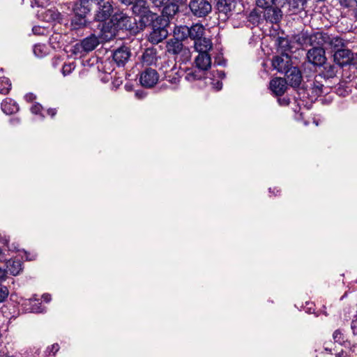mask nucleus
<instances>
[{"label": "nucleus", "instance_id": "nucleus-46", "mask_svg": "<svg viewBox=\"0 0 357 357\" xmlns=\"http://www.w3.org/2000/svg\"><path fill=\"white\" fill-rule=\"evenodd\" d=\"M259 16L256 12H251L249 15V20L253 23L259 22Z\"/></svg>", "mask_w": 357, "mask_h": 357}, {"label": "nucleus", "instance_id": "nucleus-37", "mask_svg": "<svg viewBox=\"0 0 357 357\" xmlns=\"http://www.w3.org/2000/svg\"><path fill=\"white\" fill-rule=\"evenodd\" d=\"M333 338L335 342H337L340 345H344V335L340 330L337 329L334 331Z\"/></svg>", "mask_w": 357, "mask_h": 357}, {"label": "nucleus", "instance_id": "nucleus-34", "mask_svg": "<svg viewBox=\"0 0 357 357\" xmlns=\"http://www.w3.org/2000/svg\"><path fill=\"white\" fill-rule=\"evenodd\" d=\"M163 6V13L171 17L174 16L178 11V4L172 1H169L167 4Z\"/></svg>", "mask_w": 357, "mask_h": 357}, {"label": "nucleus", "instance_id": "nucleus-25", "mask_svg": "<svg viewBox=\"0 0 357 357\" xmlns=\"http://www.w3.org/2000/svg\"><path fill=\"white\" fill-rule=\"evenodd\" d=\"M196 67L203 71H206L211 68V58L208 53H199L195 59Z\"/></svg>", "mask_w": 357, "mask_h": 357}, {"label": "nucleus", "instance_id": "nucleus-9", "mask_svg": "<svg viewBox=\"0 0 357 357\" xmlns=\"http://www.w3.org/2000/svg\"><path fill=\"white\" fill-rule=\"evenodd\" d=\"M132 56L129 47L122 45L112 52V59L118 67H123L129 61Z\"/></svg>", "mask_w": 357, "mask_h": 357}, {"label": "nucleus", "instance_id": "nucleus-33", "mask_svg": "<svg viewBox=\"0 0 357 357\" xmlns=\"http://www.w3.org/2000/svg\"><path fill=\"white\" fill-rule=\"evenodd\" d=\"M44 17L46 21H59L61 19V13L55 8L47 10L44 13Z\"/></svg>", "mask_w": 357, "mask_h": 357}, {"label": "nucleus", "instance_id": "nucleus-39", "mask_svg": "<svg viewBox=\"0 0 357 357\" xmlns=\"http://www.w3.org/2000/svg\"><path fill=\"white\" fill-rule=\"evenodd\" d=\"M100 26H101V28H100L101 32L102 33L106 34L105 38L110 39L114 35V31L112 30V26L110 28H109V26H106L105 24H102L101 25L100 24L98 25V27H100Z\"/></svg>", "mask_w": 357, "mask_h": 357}, {"label": "nucleus", "instance_id": "nucleus-60", "mask_svg": "<svg viewBox=\"0 0 357 357\" xmlns=\"http://www.w3.org/2000/svg\"><path fill=\"white\" fill-rule=\"evenodd\" d=\"M187 0H171V1L176 3V4H183L186 2Z\"/></svg>", "mask_w": 357, "mask_h": 357}, {"label": "nucleus", "instance_id": "nucleus-1", "mask_svg": "<svg viewBox=\"0 0 357 357\" xmlns=\"http://www.w3.org/2000/svg\"><path fill=\"white\" fill-rule=\"evenodd\" d=\"M325 33H310L302 31L294 36L295 41L302 47L311 46L312 48H324Z\"/></svg>", "mask_w": 357, "mask_h": 357}, {"label": "nucleus", "instance_id": "nucleus-7", "mask_svg": "<svg viewBox=\"0 0 357 357\" xmlns=\"http://www.w3.org/2000/svg\"><path fill=\"white\" fill-rule=\"evenodd\" d=\"M322 79V78H318V75H317L312 80H307L304 84L303 88L310 91L312 97L315 98L324 93H328L331 86L329 85L325 86Z\"/></svg>", "mask_w": 357, "mask_h": 357}, {"label": "nucleus", "instance_id": "nucleus-32", "mask_svg": "<svg viewBox=\"0 0 357 357\" xmlns=\"http://www.w3.org/2000/svg\"><path fill=\"white\" fill-rule=\"evenodd\" d=\"M284 0H256L259 7L265 8L271 6H284Z\"/></svg>", "mask_w": 357, "mask_h": 357}, {"label": "nucleus", "instance_id": "nucleus-22", "mask_svg": "<svg viewBox=\"0 0 357 357\" xmlns=\"http://www.w3.org/2000/svg\"><path fill=\"white\" fill-rule=\"evenodd\" d=\"M284 8L287 6V13L289 15H296L304 10L306 0H284Z\"/></svg>", "mask_w": 357, "mask_h": 357}, {"label": "nucleus", "instance_id": "nucleus-28", "mask_svg": "<svg viewBox=\"0 0 357 357\" xmlns=\"http://www.w3.org/2000/svg\"><path fill=\"white\" fill-rule=\"evenodd\" d=\"M235 8V0H218L217 9L219 13L227 15Z\"/></svg>", "mask_w": 357, "mask_h": 357}, {"label": "nucleus", "instance_id": "nucleus-29", "mask_svg": "<svg viewBox=\"0 0 357 357\" xmlns=\"http://www.w3.org/2000/svg\"><path fill=\"white\" fill-rule=\"evenodd\" d=\"M6 270L10 272L12 275H17L22 270V263L20 260L10 259L6 263Z\"/></svg>", "mask_w": 357, "mask_h": 357}, {"label": "nucleus", "instance_id": "nucleus-35", "mask_svg": "<svg viewBox=\"0 0 357 357\" xmlns=\"http://www.w3.org/2000/svg\"><path fill=\"white\" fill-rule=\"evenodd\" d=\"M11 89V82L6 77H0V93L6 95Z\"/></svg>", "mask_w": 357, "mask_h": 357}, {"label": "nucleus", "instance_id": "nucleus-12", "mask_svg": "<svg viewBox=\"0 0 357 357\" xmlns=\"http://www.w3.org/2000/svg\"><path fill=\"white\" fill-rule=\"evenodd\" d=\"M333 60L337 66L342 68L351 63L353 53L351 50L342 47L334 52Z\"/></svg>", "mask_w": 357, "mask_h": 357}, {"label": "nucleus", "instance_id": "nucleus-58", "mask_svg": "<svg viewBox=\"0 0 357 357\" xmlns=\"http://www.w3.org/2000/svg\"><path fill=\"white\" fill-rule=\"evenodd\" d=\"M43 298L44 301L46 303H49L51 301V295L48 294H45L43 295Z\"/></svg>", "mask_w": 357, "mask_h": 357}, {"label": "nucleus", "instance_id": "nucleus-2", "mask_svg": "<svg viewBox=\"0 0 357 357\" xmlns=\"http://www.w3.org/2000/svg\"><path fill=\"white\" fill-rule=\"evenodd\" d=\"M183 40L185 39H181L179 36L174 34V37L167 41L166 48L168 53L176 55V59L185 63L190 59L191 52L188 47L183 45Z\"/></svg>", "mask_w": 357, "mask_h": 357}, {"label": "nucleus", "instance_id": "nucleus-48", "mask_svg": "<svg viewBox=\"0 0 357 357\" xmlns=\"http://www.w3.org/2000/svg\"><path fill=\"white\" fill-rule=\"evenodd\" d=\"M36 96L32 93H26L24 96V99L28 102H31L33 101L36 99Z\"/></svg>", "mask_w": 357, "mask_h": 357}, {"label": "nucleus", "instance_id": "nucleus-61", "mask_svg": "<svg viewBox=\"0 0 357 357\" xmlns=\"http://www.w3.org/2000/svg\"><path fill=\"white\" fill-rule=\"evenodd\" d=\"M310 305L311 306H310V307H307V312L308 313H310V314H311V313H314V308L312 307V303H307V305Z\"/></svg>", "mask_w": 357, "mask_h": 357}, {"label": "nucleus", "instance_id": "nucleus-36", "mask_svg": "<svg viewBox=\"0 0 357 357\" xmlns=\"http://www.w3.org/2000/svg\"><path fill=\"white\" fill-rule=\"evenodd\" d=\"M33 52L36 56L42 58L47 54V47L43 44L35 45Z\"/></svg>", "mask_w": 357, "mask_h": 357}, {"label": "nucleus", "instance_id": "nucleus-51", "mask_svg": "<svg viewBox=\"0 0 357 357\" xmlns=\"http://www.w3.org/2000/svg\"><path fill=\"white\" fill-rule=\"evenodd\" d=\"M49 0H35V3L38 7H44Z\"/></svg>", "mask_w": 357, "mask_h": 357}, {"label": "nucleus", "instance_id": "nucleus-56", "mask_svg": "<svg viewBox=\"0 0 357 357\" xmlns=\"http://www.w3.org/2000/svg\"><path fill=\"white\" fill-rule=\"evenodd\" d=\"M20 122V119L19 118H12L10 119V124H12L13 126H15V125H17L19 124Z\"/></svg>", "mask_w": 357, "mask_h": 357}, {"label": "nucleus", "instance_id": "nucleus-54", "mask_svg": "<svg viewBox=\"0 0 357 357\" xmlns=\"http://www.w3.org/2000/svg\"><path fill=\"white\" fill-rule=\"evenodd\" d=\"M47 113L48 115L54 117L56 114V109L54 108H50L47 109Z\"/></svg>", "mask_w": 357, "mask_h": 357}, {"label": "nucleus", "instance_id": "nucleus-63", "mask_svg": "<svg viewBox=\"0 0 357 357\" xmlns=\"http://www.w3.org/2000/svg\"><path fill=\"white\" fill-rule=\"evenodd\" d=\"M218 77L222 79V78H224L225 77V73L223 71H218Z\"/></svg>", "mask_w": 357, "mask_h": 357}, {"label": "nucleus", "instance_id": "nucleus-8", "mask_svg": "<svg viewBox=\"0 0 357 357\" xmlns=\"http://www.w3.org/2000/svg\"><path fill=\"white\" fill-rule=\"evenodd\" d=\"M113 13L112 2L107 0H100L98 2V9L96 12L94 20L99 22L107 20Z\"/></svg>", "mask_w": 357, "mask_h": 357}, {"label": "nucleus", "instance_id": "nucleus-14", "mask_svg": "<svg viewBox=\"0 0 357 357\" xmlns=\"http://www.w3.org/2000/svg\"><path fill=\"white\" fill-rule=\"evenodd\" d=\"M284 6H271L264 8L263 17L266 22L271 24H277L281 20L283 13L282 8Z\"/></svg>", "mask_w": 357, "mask_h": 357}, {"label": "nucleus", "instance_id": "nucleus-47", "mask_svg": "<svg viewBox=\"0 0 357 357\" xmlns=\"http://www.w3.org/2000/svg\"><path fill=\"white\" fill-rule=\"evenodd\" d=\"M8 271L6 268H0V283L7 278Z\"/></svg>", "mask_w": 357, "mask_h": 357}, {"label": "nucleus", "instance_id": "nucleus-21", "mask_svg": "<svg viewBox=\"0 0 357 357\" xmlns=\"http://www.w3.org/2000/svg\"><path fill=\"white\" fill-rule=\"evenodd\" d=\"M270 89L277 96H282L287 89L286 79L281 77H275L270 82Z\"/></svg>", "mask_w": 357, "mask_h": 357}, {"label": "nucleus", "instance_id": "nucleus-10", "mask_svg": "<svg viewBox=\"0 0 357 357\" xmlns=\"http://www.w3.org/2000/svg\"><path fill=\"white\" fill-rule=\"evenodd\" d=\"M272 66L279 73H285L292 67L291 57L287 53L275 56L272 60Z\"/></svg>", "mask_w": 357, "mask_h": 357}, {"label": "nucleus", "instance_id": "nucleus-50", "mask_svg": "<svg viewBox=\"0 0 357 357\" xmlns=\"http://www.w3.org/2000/svg\"><path fill=\"white\" fill-rule=\"evenodd\" d=\"M36 255L35 254H30L27 252H24V257L28 261H32L36 259Z\"/></svg>", "mask_w": 357, "mask_h": 357}, {"label": "nucleus", "instance_id": "nucleus-17", "mask_svg": "<svg viewBox=\"0 0 357 357\" xmlns=\"http://www.w3.org/2000/svg\"><path fill=\"white\" fill-rule=\"evenodd\" d=\"M152 29L149 36V41L152 44H158L168 36V31L165 26H162L160 24L153 25Z\"/></svg>", "mask_w": 357, "mask_h": 357}, {"label": "nucleus", "instance_id": "nucleus-53", "mask_svg": "<svg viewBox=\"0 0 357 357\" xmlns=\"http://www.w3.org/2000/svg\"><path fill=\"white\" fill-rule=\"evenodd\" d=\"M121 4L125 6L132 5L137 0H119Z\"/></svg>", "mask_w": 357, "mask_h": 357}, {"label": "nucleus", "instance_id": "nucleus-30", "mask_svg": "<svg viewBox=\"0 0 357 357\" xmlns=\"http://www.w3.org/2000/svg\"><path fill=\"white\" fill-rule=\"evenodd\" d=\"M205 77V72L197 68V69L188 70L185 75V79L189 82L200 80Z\"/></svg>", "mask_w": 357, "mask_h": 357}, {"label": "nucleus", "instance_id": "nucleus-26", "mask_svg": "<svg viewBox=\"0 0 357 357\" xmlns=\"http://www.w3.org/2000/svg\"><path fill=\"white\" fill-rule=\"evenodd\" d=\"M1 110L7 115L13 114L19 111L17 103L11 98H6L1 102Z\"/></svg>", "mask_w": 357, "mask_h": 357}, {"label": "nucleus", "instance_id": "nucleus-11", "mask_svg": "<svg viewBox=\"0 0 357 357\" xmlns=\"http://www.w3.org/2000/svg\"><path fill=\"white\" fill-rule=\"evenodd\" d=\"M158 72L154 69L148 68L142 72L139 82L144 87L151 88L158 82Z\"/></svg>", "mask_w": 357, "mask_h": 357}, {"label": "nucleus", "instance_id": "nucleus-3", "mask_svg": "<svg viewBox=\"0 0 357 357\" xmlns=\"http://www.w3.org/2000/svg\"><path fill=\"white\" fill-rule=\"evenodd\" d=\"M205 27L200 23H195L190 26L186 25L176 26L174 29V34L181 39H188L194 42L202 38L205 34Z\"/></svg>", "mask_w": 357, "mask_h": 357}, {"label": "nucleus", "instance_id": "nucleus-18", "mask_svg": "<svg viewBox=\"0 0 357 357\" xmlns=\"http://www.w3.org/2000/svg\"><path fill=\"white\" fill-rule=\"evenodd\" d=\"M286 75L287 84L293 88H298L302 82L301 72L298 67L292 66L287 73Z\"/></svg>", "mask_w": 357, "mask_h": 357}, {"label": "nucleus", "instance_id": "nucleus-55", "mask_svg": "<svg viewBox=\"0 0 357 357\" xmlns=\"http://www.w3.org/2000/svg\"><path fill=\"white\" fill-rule=\"evenodd\" d=\"M349 349H350V351H351L352 353H354L356 354H357V344H351L349 343Z\"/></svg>", "mask_w": 357, "mask_h": 357}, {"label": "nucleus", "instance_id": "nucleus-27", "mask_svg": "<svg viewBox=\"0 0 357 357\" xmlns=\"http://www.w3.org/2000/svg\"><path fill=\"white\" fill-rule=\"evenodd\" d=\"M183 75V71L177 69L175 66L168 72H166L165 78L171 84H176L180 82L181 77Z\"/></svg>", "mask_w": 357, "mask_h": 357}, {"label": "nucleus", "instance_id": "nucleus-19", "mask_svg": "<svg viewBox=\"0 0 357 357\" xmlns=\"http://www.w3.org/2000/svg\"><path fill=\"white\" fill-rule=\"evenodd\" d=\"M321 71L318 74V78H322L325 82H331V79L337 78V73L340 68L336 64L324 63Z\"/></svg>", "mask_w": 357, "mask_h": 357}, {"label": "nucleus", "instance_id": "nucleus-31", "mask_svg": "<svg viewBox=\"0 0 357 357\" xmlns=\"http://www.w3.org/2000/svg\"><path fill=\"white\" fill-rule=\"evenodd\" d=\"M133 13L138 15L141 16L145 12H146L149 8L147 6L146 1L144 0H137L133 4L132 7Z\"/></svg>", "mask_w": 357, "mask_h": 357}, {"label": "nucleus", "instance_id": "nucleus-41", "mask_svg": "<svg viewBox=\"0 0 357 357\" xmlns=\"http://www.w3.org/2000/svg\"><path fill=\"white\" fill-rule=\"evenodd\" d=\"M9 291L6 286L0 284V303L3 302L8 296Z\"/></svg>", "mask_w": 357, "mask_h": 357}, {"label": "nucleus", "instance_id": "nucleus-44", "mask_svg": "<svg viewBox=\"0 0 357 357\" xmlns=\"http://www.w3.org/2000/svg\"><path fill=\"white\" fill-rule=\"evenodd\" d=\"M152 3L156 7H162L166 4H167L171 0H151Z\"/></svg>", "mask_w": 357, "mask_h": 357}, {"label": "nucleus", "instance_id": "nucleus-59", "mask_svg": "<svg viewBox=\"0 0 357 357\" xmlns=\"http://www.w3.org/2000/svg\"><path fill=\"white\" fill-rule=\"evenodd\" d=\"M335 357H347V354L344 350H341V351L335 354Z\"/></svg>", "mask_w": 357, "mask_h": 357}, {"label": "nucleus", "instance_id": "nucleus-45", "mask_svg": "<svg viewBox=\"0 0 357 357\" xmlns=\"http://www.w3.org/2000/svg\"><path fill=\"white\" fill-rule=\"evenodd\" d=\"M279 45L281 47H284L285 50L289 47V40L284 38H278Z\"/></svg>", "mask_w": 357, "mask_h": 357}, {"label": "nucleus", "instance_id": "nucleus-4", "mask_svg": "<svg viewBox=\"0 0 357 357\" xmlns=\"http://www.w3.org/2000/svg\"><path fill=\"white\" fill-rule=\"evenodd\" d=\"M109 23L112 24L114 30L131 31L134 29L135 22L132 17L123 11H118L112 15Z\"/></svg>", "mask_w": 357, "mask_h": 357}, {"label": "nucleus", "instance_id": "nucleus-43", "mask_svg": "<svg viewBox=\"0 0 357 357\" xmlns=\"http://www.w3.org/2000/svg\"><path fill=\"white\" fill-rule=\"evenodd\" d=\"M42 110L43 106L39 103L34 104L31 108V112L35 114H40Z\"/></svg>", "mask_w": 357, "mask_h": 357}, {"label": "nucleus", "instance_id": "nucleus-20", "mask_svg": "<svg viewBox=\"0 0 357 357\" xmlns=\"http://www.w3.org/2000/svg\"><path fill=\"white\" fill-rule=\"evenodd\" d=\"M139 17V22L144 26L152 27L155 24H160L163 21L156 13H154L149 9Z\"/></svg>", "mask_w": 357, "mask_h": 357}, {"label": "nucleus", "instance_id": "nucleus-62", "mask_svg": "<svg viewBox=\"0 0 357 357\" xmlns=\"http://www.w3.org/2000/svg\"><path fill=\"white\" fill-rule=\"evenodd\" d=\"M43 309L42 308L41 303H40V307L38 309H35L33 307H32V310L36 312H43Z\"/></svg>", "mask_w": 357, "mask_h": 357}, {"label": "nucleus", "instance_id": "nucleus-40", "mask_svg": "<svg viewBox=\"0 0 357 357\" xmlns=\"http://www.w3.org/2000/svg\"><path fill=\"white\" fill-rule=\"evenodd\" d=\"M75 65L73 62L69 63H64L62 67V74L64 76L68 75L71 73V72L75 69Z\"/></svg>", "mask_w": 357, "mask_h": 357}, {"label": "nucleus", "instance_id": "nucleus-23", "mask_svg": "<svg viewBox=\"0 0 357 357\" xmlns=\"http://www.w3.org/2000/svg\"><path fill=\"white\" fill-rule=\"evenodd\" d=\"M212 47L211 40L204 36L194 42V48L199 53H208Z\"/></svg>", "mask_w": 357, "mask_h": 357}, {"label": "nucleus", "instance_id": "nucleus-15", "mask_svg": "<svg viewBox=\"0 0 357 357\" xmlns=\"http://www.w3.org/2000/svg\"><path fill=\"white\" fill-rule=\"evenodd\" d=\"M91 22L87 20L85 15L75 13L70 20V30L79 35L83 29L89 26Z\"/></svg>", "mask_w": 357, "mask_h": 357}, {"label": "nucleus", "instance_id": "nucleus-52", "mask_svg": "<svg viewBox=\"0 0 357 357\" xmlns=\"http://www.w3.org/2000/svg\"><path fill=\"white\" fill-rule=\"evenodd\" d=\"M122 80L120 79H116L112 82V86L114 88L117 89L120 85L122 84Z\"/></svg>", "mask_w": 357, "mask_h": 357}, {"label": "nucleus", "instance_id": "nucleus-13", "mask_svg": "<svg viewBox=\"0 0 357 357\" xmlns=\"http://www.w3.org/2000/svg\"><path fill=\"white\" fill-rule=\"evenodd\" d=\"M324 48H311L307 52V61L314 66H321L326 61Z\"/></svg>", "mask_w": 357, "mask_h": 357}, {"label": "nucleus", "instance_id": "nucleus-42", "mask_svg": "<svg viewBox=\"0 0 357 357\" xmlns=\"http://www.w3.org/2000/svg\"><path fill=\"white\" fill-rule=\"evenodd\" d=\"M227 61L223 58L222 53H219L215 56L214 64L218 66H226Z\"/></svg>", "mask_w": 357, "mask_h": 357}, {"label": "nucleus", "instance_id": "nucleus-64", "mask_svg": "<svg viewBox=\"0 0 357 357\" xmlns=\"http://www.w3.org/2000/svg\"><path fill=\"white\" fill-rule=\"evenodd\" d=\"M222 87V82H217L216 83V88H217V90H220Z\"/></svg>", "mask_w": 357, "mask_h": 357}, {"label": "nucleus", "instance_id": "nucleus-49", "mask_svg": "<svg viewBox=\"0 0 357 357\" xmlns=\"http://www.w3.org/2000/svg\"><path fill=\"white\" fill-rule=\"evenodd\" d=\"M337 93L341 96H346L348 94V91L339 86L337 89Z\"/></svg>", "mask_w": 357, "mask_h": 357}, {"label": "nucleus", "instance_id": "nucleus-16", "mask_svg": "<svg viewBox=\"0 0 357 357\" xmlns=\"http://www.w3.org/2000/svg\"><path fill=\"white\" fill-rule=\"evenodd\" d=\"M324 50L335 52L336 50L344 47L342 38L325 33Z\"/></svg>", "mask_w": 357, "mask_h": 357}, {"label": "nucleus", "instance_id": "nucleus-6", "mask_svg": "<svg viewBox=\"0 0 357 357\" xmlns=\"http://www.w3.org/2000/svg\"><path fill=\"white\" fill-rule=\"evenodd\" d=\"M99 43L98 37L95 33H91L73 46V52L75 54L88 53L95 50Z\"/></svg>", "mask_w": 357, "mask_h": 357}, {"label": "nucleus", "instance_id": "nucleus-5", "mask_svg": "<svg viewBox=\"0 0 357 357\" xmlns=\"http://www.w3.org/2000/svg\"><path fill=\"white\" fill-rule=\"evenodd\" d=\"M188 8L191 14L199 18L206 17L212 10L209 0H190Z\"/></svg>", "mask_w": 357, "mask_h": 357}, {"label": "nucleus", "instance_id": "nucleus-24", "mask_svg": "<svg viewBox=\"0 0 357 357\" xmlns=\"http://www.w3.org/2000/svg\"><path fill=\"white\" fill-rule=\"evenodd\" d=\"M158 52L154 47L146 48L142 56L144 65L151 66L155 64L158 61Z\"/></svg>", "mask_w": 357, "mask_h": 357}, {"label": "nucleus", "instance_id": "nucleus-57", "mask_svg": "<svg viewBox=\"0 0 357 357\" xmlns=\"http://www.w3.org/2000/svg\"><path fill=\"white\" fill-rule=\"evenodd\" d=\"M9 241V238L4 236H1L0 235V243H2V244H4V245H6Z\"/></svg>", "mask_w": 357, "mask_h": 357}, {"label": "nucleus", "instance_id": "nucleus-38", "mask_svg": "<svg viewBox=\"0 0 357 357\" xmlns=\"http://www.w3.org/2000/svg\"><path fill=\"white\" fill-rule=\"evenodd\" d=\"M59 345L57 343L53 344L50 347H48L45 351V356H54L56 352L59 350Z\"/></svg>", "mask_w": 357, "mask_h": 357}]
</instances>
